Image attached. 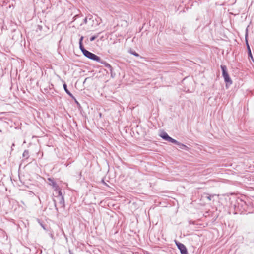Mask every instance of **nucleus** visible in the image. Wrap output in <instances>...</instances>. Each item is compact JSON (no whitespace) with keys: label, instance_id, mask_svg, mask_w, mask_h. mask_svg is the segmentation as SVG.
<instances>
[{"label":"nucleus","instance_id":"20e7f679","mask_svg":"<svg viewBox=\"0 0 254 254\" xmlns=\"http://www.w3.org/2000/svg\"><path fill=\"white\" fill-rule=\"evenodd\" d=\"M248 29H247L246 31V34H245V41H246L247 48L248 52V56L249 57H251V58L252 59V60L254 61V59L253 58V56H252V53H251L250 47L249 44L248 43Z\"/></svg>","mask_w":254,"mask_h":254},{"label":"nucleus","instance_id":"9d476101","mask_svg":"<svg viewBox=\"0 0 254 254\" xmlns=\"http://www.w3.org/2000/svg\"><path fill=\"white\" fill-rule=\"evenodd\" d=\"M177 145H178V147L180 149L188 150L189 148L186 145H184L183 143H181L179 142V143L177 144Z\"/></svg>","mask_w":254,"mask_h":254},{"label":"nucleus","instance_id":"393cba45","mask_svg":"<svg viewBox=\"0 0 254 254\" xmlns=\"http://www.w3.org/2000/svg\"><path fill=\"white\" fill-rule=\"evenodd\" d=\"M78 16V15H76V16H74V17H77Z\"/></svg>","mask_w":254,"mask_h":254},{"label":"nucleus","instance_id":"7ed1b4c3","mask_svg":"<svg viewBox=\"0 0 254 254\" xmlns=\"http://www.w3.org/2000/svg\"><path fill=\"white\" fill-rule=\"evenodd\" d=\"M175 243L181 254H188L187 248L183 244L177 241H175Z\"/></svg>","mask_w":254,"mask_h":254},{"label":"nucleus","instance_id":"423d86ee","mask_svg":"<svg viewBox=\"0 0 254 254\" xmlns=\"http://www.w3.org/2000/svg\"><path fill=\"white\" fill-rule=\"evenodd\" d=\"M64 90L65 92L73 99L76 100V98L75 97L71 94V93L68 90L67 85L65 83H64L63 85Z\"/></svg>","mask_w":254,"mask_h":254},{"label":"nucleus","instance_id":"f8f14e48","mask_svg":"<svg viewBox=\"0 0 254 254\" xmlns=\"http://www.w3.org/2000/svg\"><path fill=\"white\" fill-rule=\"evenodd\" d=\"M100 63H101V64H104L106 67L109 68L110 71H112V66H111V65L109 64H108V63H106L105 62H103L101 60H100Z\"/></svg>","mask_w":254,"mask_h":254},{"label":"nucleus","instance_id":"2eb2a0df","mask_svg":"<svg viewBox=\"0 0 254 254\" xmlns=\"http://www.w3.org/2000/svg\"><path fill=\"white\" fill-rule=\"evenodd\" d=\"M98 37V35L97 36H92L90 38V41H94L97 37Z\"/></svg>","mask_w":254,"mask_h":254},{"label":"nucleus","instance_id":"0eeeda50","mask_svg":"<svg viewBox=\"0 0 254 254\" xmlns=\"http://www.w3.org/2000/svg\"><path fill=\"white\" fill-rule=\"evenodd\" d=\"M83 39V37L81 36L79 40V48H80V49L81 50V51H82V53L84 54L85 53L84 51H86L87 50H86L83 46V44H82Z\"/></svg>","mask_w":254,"mask_h":254},{"label":"nucleus","instance_id":"f03ea898","mask_svg":"<svg viewBox=\"0 0 254 254\" xmlns=\"http://www.w3.org/2000/svg\"><path fill=\"white\" fill-rule=\"evenodd\" d=\"M84 52L85 53L83 54V55L87 58L93 61H96L97 62H100V57H99V56L89 52L88 50H86V51H84Z\"/></svg>","mask_w":254,"mask_h":254},{"label":"nucleus","instance_id":"1a4fd4ad","mask_svg":"<svg viewBox=\"0 0 254 254\" xmlns=\"http://www.w3.org/2000/svg\"><path fill=\"white\" fill-rule=\"evenodd\" d=\"M59 201V204L61 207H64V197L60 196L59 198L57 199Z\"/></svg>","mask_w":254,"mask_h":254},{"label":"nucleus","instance_id":"b1692460","mask_svg":"<svg viewBox=\"0 0 254 254\" xmlns=\"http://www.w3.org/2000/svg\"><path fill=\"white\" fill-rule=\"evenodd\" d=\"M87 79H88V78H86L85 79L84 83L85 82H86V80H87Z\"/></svg>","mask_w":254,"mask_h":254},{"label":"nucleus","instance_id":"6ab92c4d","mask_svg":"<svg viewBox=\"0 0 254 254\" xmlns=\"http://www.w3.org/2000/svg\"><path fill=\"white\" fill-rule=\"evenodd\" d=\"M87 17H86L84 19V24H87Z\"/></svg>","mask_w":254,"mask_h":254},{"label":"nucleus","instance_id":"412c9836","mask_svg":"<svg viewBox=\"0 0 254 254\" xmlns=\"http://www.w3.org/2000/svg\"><path fill=\"white\" fill-rule=\"evenodd\" d=\"M75 102H76V103L77 104V105H79V102L76 100H75Z\"/></svg>","mask_w":254,"mask_h":254},{"label":"nucleus","instance_id":"6e6552de","mask_svg":"<svg viewBox=\"0 0 254 254\" xmlns=\"http://www.w3.org/2000/svg\"><path fill=\"white\" fill-rule=\"evenodd\" d=\"M160 136L164 140L168 141V139L169 138L170 136L168 135V134L166 132H162Z\"/></svg>","mask_w":254,"mask_h":254},{"label":"nucleus","instance_id":"f3484780","mask_svg":"<svg viewBox=\"0 0 254 254\" xmlns=\"http://www.w3.org/2000/svg\"><path fill=\"white\" fill-rule=\"evenodd\" d=\"M214 195H207L206 196V198L209 200H211V198L212 197H213Z\"/></svg>","mask_w":254,"mask_h":254},{"label":"nucleus","instance_id":"9b49d317","mask_svg":"<svg viewBox=\"0 0 254 254\" xmlns=\"http://www.w3.org/2000/svg\"><path fill=\"white\" fill-rule=\"evenodd\" d=\"M23 157L28 159L29 157V152L28 150H25L22 154Z\"/></svg>","mask_w":254,"mask_h":254},{"label":"nucleus","instance_id":"5701e85b","mask_svg":"<svg viewBox=\"0 0 254 254\" xmlns=\"http://www.w3.org/2000/svg\"><path fill=\"white\" fill-rule=\"evenodd\" d=\"M41 226H42V227L44 229H45V228L44 227V226L42 224H41Z\"/></svg>","mask_w":254,"mask_h":254},{"label":"nucleus","instance_id":"bb28decb","mask_svg":"<svg viewBox=\"0 0 254 254\" xmlns=\"http://www.w3.org/2000/svg\"><path fill=\"white\" fill-rule=\"evenodd\" d=\"M70 254H73L72 253H70Z\"/></svg>","mask_w":254,"mask_h":254},{"label":"nucleus","instance_id":"aec40b11","mask_svg":"<svg viewBox=\"0 0 254 254\" xmlns=\"http://www.w3.org/2000/svg\"><path fill=\"white\" fill-rule=\"evenodd\" d=\"M88 17H89V19L90 20L92 19V16L91 15H89Z\"/></svg>","mask_w":254,"mask_h":254},{"label":"nucleus","instance_id":"4468645a","mask_svg":"<svg viewBox=\"0 0 254 254\" xmlns=\"http://www.w3.org/2000/svg\"><path fill=\"white\" fill-rule=\"evenodd\" d=\"M56 191H58V195L56 196V198L57 199H58L59 198V197L60 196L61 197H64L63 195H62V191H61V190L60 189V187H59V190H57Z\"/></svg>","mask_w":254,"mask_h":254},{"label":"nucleus","instance_id":"ddd939ff","mask_svg":"<svg viewBox=\"0 0 254 254\" xmlns=\"http://www.w3.org/2000/svg\"><path fill=\"white\" fill-rule=\"evenodd\" d=\"M168 141L169 142H171L173 144H175L176 145H177V143H179V142L178 141L171 138V137H169V138L168 140Z\"/></svg>","mask_w":254,"mask_h":254},{"label":"nucleus","instance_id":"dca6fc26","mask_svg":"<svg viewBox=\"0 0 254 254\" xmlns=\"http://www.w3.org/2000/svg\"><path fill=\"white\" fill-rule=\"evenodd\" d=\"M131 54L134 55L136 57H138L139 56V54L135 52H131Z\"/></svg>","mask_w":254,"mask_h":254},{"label":"nucleus","instance_id":"a211bd4d","mask_svg":"<svg viewBox=\"0 0 254 254\" xmlns=\"http://www.w3.org/2000/svg\"><path fill=\"white\" fill-rule=\"evenodd\" d=\"M53 201H54V206L55 207V209H56L57 211H58V208L57 207V204H56V200L55 199H53Z\"/></svg>","mask_w":254,"mask_h":254},{"label":"nucleus","instance_id":"39448f33","mask_svg":"<svg viewBox=\"0 0 254 254\" xmlns=\"http://www.w3.org/2000/svg\"><path fill=\"white\" fill-rule=\"evenodd\" d=\"M48 180L49 182V185L53 187L55 190H59V186L55 182L53 179L49 178L48 179Z\"/></svg>","mask_w":254,"mask_h":254},{"label":"nucleus","instance_id":"a878e982","mask_svg":"<svg viewBox=\"0 0 254 254\" xmlns=\"http://www.w3.org/2000/svg\"><path fill=\"white\" fill-rule=\"evenodd\" d=\"M1 132H2V130H0V133H1Z\"/></svg>","mask_w":254,"mask_h":254},{"label":"nucleus","instance_id":"f257e3e1","mask_svg":"<svg viewBox=\"0 0 254 254\" xmlns=\"http://www.w3.org/2000/svg\"><path fill=\"white\" fill-rule=\"evenodd\" d=\"M221 68L222 71V76L224 77L225 82L231 84L232 83V81L228 73L226 66L224 65H221Z\"/></svg>","mask_w":254,"mask_h":254},{"label":"nucleus","instance_id":"4be33fe9","mask_svg":"<svg viewBox=\"0 0 254 254\" xmlns=\"http://www.w3.org/2000/svg\"><path fill=\"white\" fill-rule=\"evenodd\" d=\"M14 146H15L14 143H13L12 145V146H11L12 150H13L12 147H14Z\"/></svg>","mask_w":254,"mask_h":254}]
</instances>
